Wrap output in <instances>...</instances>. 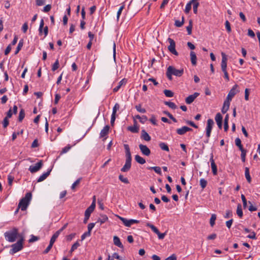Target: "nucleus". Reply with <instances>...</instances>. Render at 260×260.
Returning a JSON list of instances; mask_svg holds the SVG:
<instances>
[{
    "label": "nucleus",
    "mask_w": 260,
    "mask_h": 260,
    "mask_svg": "<svg viewBox=\"0 0 260 260\" xmlns=\"http://www.w3.org/2000/svg\"><path fill=\"white\" fill-rule=\"evenodd\" d=\"M119 179L122 182L128 184L129 183V181L127 178L124 177L123 175H120L119 176Z\"/></svg>",
    "instance_id": "obj_45"
},
{
    "label": "nucleus",
    "mask_w": 260,
    "mask_h": 260,
    "mask_svg": "<svg viewBox=\"0 0 260 260\" xmlns=\"http://www.w3.org/2000/svg\"><path fill=\"white\" fill-rule=\"evenodd\" d=\"M53 244H51V243H49V245L48 246V247L46 248V249L43 252V253L44 254H46L47 253L49 252V251L50 250V249H51V248L52 247V246H53Z\"/></svg>",
    "instance_id": "obj_59"
},
{
    "label": "nucleus",
    "mask_w": 260,
    "mask_h": 260,
    "mask_svg": "<svg viewBox=\"0 0 260 260\" xmlns=\"http://www.w3.org/2000/svg\"><path fill=\"white\" fill-rule=\"evenodd\" d=\"M222 116L220 113H217L215 117V120L216 123L222 122Z\"/></svg>",
    "instance_id": "obj_33"
},
{
    "label": "nucleus",
    "mask_w": 260,
    "mask_h": 260,
    "mask_svg": "<svg viewBox=\"0 0 260 260\" xmlns=\"http://www.w3.org/2000/svg\"><path fill=\"white\" fill-rule=\"evenodd\" d=\"M124 8V5H123L121 6L117 13V20H118L120 17V15L121 14L122 11H123V9Z\"/></svg>",
    "instance_id": "obj_42"
},
{
    "label": "nucleus",
    "mask_w": 260,
    "mask_h": 260,
    "mask_svg": "<svg viewBox=\"0 0 260 260\" xmlns=\"http://www.w3.org/2000/svg\"><path fill=\"white\" fill-rule=\"evenodd\" d=\"M139 147L141 152L143 155L146 156H149L150 154V150L146 145L141 144L139 145Z\"/></svg>",
    "instance_id": "obj_14"
},
{
    "label": "nucleus",
    "mask_w": 260,
    "mask_h": 260,
    "mask_svg": "<svg viewBox=\"0 0 260 260\" xmlns=\"http://www.w3.org/2000/svg\"><path fill=\"white\" fill-rule=\"evenodd\" d=\"M108 220V216L105 214H100V217H99L96 223H100V225L104 223L107 221Z\"/></svg>",
    "instance_id": "obj_21"
},
{
    "label": "nucleus",
    "mask_w": 260,
    "mask_h": 260,
    "mask_svg": "<svg viewBox=\"0 0 260 260\" xmlns=\"http://www.w3.org/2000/svg\"><path fill=\"white\" fill-rule=\"evenodd\" d=\"M9 122L8 117H5L3 121V125L4 128H6L9 125Z\"/></svg>",
    "instance_id": "obj_50"
},
{
    "label": "nucleus",
    "mask_w": 260,
    "mask_h": 260,
    "mask_svg": "<svg viewBox=\"0 0 260 260\" xmlns=\"http://www.w3.org/2000/svg\"><path fill=\"white\" fill-rule=\"evenodd\" d=\"M146 226L149 227L152 231L158 236V238L160 240L163 239L166 235V233H160L159 230L154 225L149 222L147 223Z\"/></svg>",
    "instance_id": "obj_7"
},
{
    "label": "nucleus",
    "mask_w": 260,
    "mask_h": 260,
    "mask_svg": "<svg viewBox=\"0 0 260 260\" xmlns=\"http://www.w3.org/2000/svg\"><path fill=\"white\" fill-rule=\"evenodd\" d=\"M141 138L142 139L146 141H149L151 140V137L149 135V134L145 131L142 130L141 132Z\"/></svg>",
    "instance_id": "obj_23"
},
{
    "label": "nucleus",
    "mask_w": 260,
    "mask_h": 260,
    "mask_svg": "<svg viewBox=\"0 0 260 260\" xmlns=\"http://www.w3.org/2000/svg\"><path fill=\"white\" fill-rule=\"evenodd\" d=\"M81 179H82L81 178H80L78 179L76 181H75L73 183V184H72V185L71 186V188H72V189H74L75 188L76 186L77 185H78L80 183V181L81 180Z\"/></svg>",
    "instance_id": "obj_47"
},
{
    "label": "nucleus",
    "mask_w": 260,
    "mask_h": 260,
    "mask_svg": "<svg viewBox=\"0 0 260 260\" xmlns=\"http://www.w3.org/2000/svg\"><path fill=\"white\" fill-rule=\"evenodd\" d=\"M59 68V61L57 59L52 67V70L55 71Z\"/></svg>",
    "instance_id": "obj_46"
},
{
    "label": "nucleus",
    "mask_w": 260,
    "mask_h": 260,
    "mask_svg": "<svg viewBox=\"0 0 260 260\" xmlns=\"http://www.w3.org/2000/svg\"><path fill=\"white\" fill-rule=\"evenodd\" d=\"M245 176L248 182L250 183L251 182V178L250 175L249 168L247 167H246L245 169Z\"/></svg>",
    "instance_id": "obj_27"
},
{
    "label": "nucleus",
    "mask_w": 260,
    "mask_h": 260,
    "mask_svg": "<svg viewBox=\"0 0 260 260\" xmlns=\"http://www.w3.org/2000/svg\"><path fill=\"white\" fill-rule=\"evenodd\" d=\"M120 108V105L118 103H116L112 109V113L116 115L117 111Z\"/></svg>",
    "instance_id": "obj_43"
},
{
    "label": "nucleus",
    "mask_w": 260,
    "mask_h": 260,
    "mask_svg": "<svg viewBox=\"0 0 260 260\" xmlns=\"http://www.w3.org/2000/svg\"><path fill=\"white\" fill-rule=\"evenodd\" d=\"M237 214L238 216L241 218L243 216V211L242 209V206L241 204H238L237 206V211H236Z\"/></svg>",
    "instance_id": "obj_29"
},
{
    "label": "nucleus",
    "mask_w": 260,
    "mask_h": 260,
    "mask_svg": "<svg viewBox=\"0 0 260 260\" xmlns=\"http://www.w3.org/2000/svg\"><path fill=\"white\" fill-rule=\"evenodd\" d=\"M147 120V117L146 116H145V115H143L142 116H141L140 119H139L140 122L143 124L145 123Z\"/></svg>",
    "instance_id": "obj_58"
},
{
    "label": "nucleus",
    "mask_w": 260,
    "mask_h": 260,
    "mask_svg": "<svg viewBox=\"0 0 260 260\" xmlns=\"http://www.w3.org/2000/svg\"><path fill=\"white\" fill-rule=\"evenodd\" d=\"M170 45L168 47L169 51L175 55H178V53L177 52L175 49L176 43L172 39L169 38L167 40Z\"/></svg>",
    "instance_id": "obj_8"
},
{
    "label": "nucleus",
    "mask_w": 260,
    "mask_h": 260,
    "mask_svg": "<svg viewBox=\"0 0 260 260\" xmlns=\"http://www.w3.org/2000/svg\"><path fill=\"white\" fill-rule=\"evenodd\" d=\"M51 169L48 170L46 172L43 173L37 179V182H40L44 181L50 174Z\"/></svg>",
    "instance_id": "obj_22"
},
{
    "label": "nucleus",
    "mask_w": 260,
    "mask_h": 260,
    "mask_svg": "<svg viewBox=\"0 0 260 260\" xmlns=\"http://www.w3.org/2000/svg\"><path fill=\"white\" fill-rule=\"evenodd\" d=\"M23 239L21 238L16 243L12 245V249L10 250V253L14 254L18 251L21 250L23 248Z\"/></svg>",
    "instance_id": "obj_6"
},
{
    "label": "nucleus",
    "mask_w": 260,
    "mask_h": 260,
    "mask_svg": "<svg viewBox=\"0 0 260 260\" xmlns=\"http://www.w3.org/2000/svg\"><path fill=\"white\" fill-rule=\"evenodd\" d=\"M233 216L232 212L231 210H226L225 214L224 215L225 218H229Z\"/></svg>",
    "instance_id": "obj_49"
},
{
    "label": "nucleus",
    "mask_w": 260,
    "mask_h": 260,
    "mask_svg": "<svg viewBox=\"0 0 260 260\" xmlns=\"http://www.w3.org/2000/svg\"><path fill=\"white\" fill-rule=\"evenodd\" d=\"M216 219V215L214 214L211 215V217L210 219V224L211 226H213L215 224V221Z\"/></svg>",
    "instance_id": "obj_37"
},
{
    "label": "nucleus",
    "mask_w": 260,
    "mask_h": 260,
    "mask_svg": "<svg viewBox=\"0 0 260 260\" xmlns=\"http://www.w3.org/2000/svg\"><path fill=\"white\" fill-rule=\"evenodd\" d=\"M207 184V182L205 179L202 178L200 179V184L202 189H204L206 187Z\"/></svg>",
    "instance_id": "obj_40"
},
{
    "label": "nucleus",
    "mask_w": 260,
    "mask_h": 260,
    "mask_svg": "<svg viewBox=\"0 0 260 260\" xmlns=\"http://www.w3.org/2000/svg\"><path fill=\"white\" fill-rule=\"evenodd\" d=\"M59 232H57V231L52 235L51 239H50V243L53 244L54 243V242H55L56 239L58 238V237L59 236Z\"/></svg>",
    "instance_id": "obj_31"
},
{
    "label": "nucleus",
    "mask_w": 260,
    "mask_h": 260,
    "mask_svg": "<svg viewBox=\"0 0 260 260\" xmlns=\"http://www.w3.org/2000/svg\"><path fill=\"white\" fill-rule=\"evenodd\" d=\"M4 236L7 241L13 242L18 237V230L17 228H14L11 230L5 232Z\"/></svg>",
    "instance_id": "obj_2"
},
{
    "label": "nucleus",
    "mask_w": 260,
    "mask_h": 260,
    "mask_svg": "<svg viewBox=\"0 0 260 260\" xmlns=\"http://www.w3.org/2000/svg\"><path fill=\"white\" fill-rule=\"evenodd\" d=\"M184 23V17H182V21L176 20L175 22V25L177 27H181Z\"/></svg>",
    "instance_id": "obj_44"
},
{
    "label": "nucleus",
    "mask_w": 260,
    "mask_h": 260,
    "mask_svg": "<svg viewBox=\"0 0 260 260\" xmlns=\"http://www.w3.org/2000/svg\"><path fill=\"white\" fill-rule=\"evenodd\" d=\"M186 29L187 31L188 35H190L191 34L192 30V24L191 21H189V25L186 27Z\"/></svg>",
    "instance_id": "obj_53"
},
{
    "label": "nucleus",
    "mask_w": 260,
    "mask_h": 260,
    "mask_svg": "<svg viewBox=\"0 0 260 260\" xmlns=\"http://www.w3.org/2000/svg\"><path fill=\"white\" fill-rule=\"evenodd\" d=\"M225 26L227 31L228 32H230L231 31V28L230 26V23L228 20L225 21Z\"/></svg>",
    "instance_id": "obj_51"
},
{
    "label": "nucleus",
    "mask_w": 260,
    "mask_h": 260,
    "mask_svg": "<svg viewBox=\"0 0 260 260\" xmlns=\"http://www.w3.org/2000/svg\"><path fill=\"white\" fill-rule=\"evenodd\" d=\"M164 92L165 95L167 97H168V98H171V97L173 96V95H174L173 92L171 90H170L166 89L164 91Z\"/></svg>",
    "instance_id": "obj_38"
},
{
    "label": "nucleus",
    "mask_w": 260,
    "mask_h": 260,
    "mask_svg": "<svg viewBox=\"0 0 260 260\" xmlns=\"http://www.w3.org/2000/svg\"><path fill=\"white\" fill-rule=\"evenodd\" d=\"M80 246L79 241H77L72 246L70 252L72 253L74 251L78 248Z\"/></svg>",
    "instance_id": "obj_30"
},
{
    "label": "nucleus",
    "mask_w": 260,
    "mask_h": 260,
    "mask_svg": "<svg viewBox=\"0 0 260 260\" xmlns=\"http://www.w3.org/2000/svg\"><path fill=\"white\" fill-rule=\"evenodd\" d=\"M109 129H110V126L108 125L105 126L100 132V138H104L103 140L104 141L106 139V137H105L109 133Z\"/></svg>",
    "instance_id": "obj_15"
},
{
    "label": "nucleus",
    "mask_w": 260,
    "mask_h": 260,
    "mask_svg": "<svg viewBox=\"0 0 260 260\" xmlns=\"http://www.w3.org/2000/svg\"><path fill=\"white\" fill-rule=\"evenodd\" d=\"M256 234L254 232H252L249 235L247 236V238L252 239H256Z\"/></svg>",
    "instance_id": "obj_61"
},
{
    "label": "nucleus",
    "mask_w": 260,
    "mask_h": 260,
    "mask_svg": "<svg viewBox=\"0 0 260 260\" xmlns=\"http://www.w3.org/2000/svg\"><path fill=\"white\" fill-rule=\"evenodd\" d=\"M246 151H242L241 154L242 161L244 162L246 159Z\"/></svg>",
    "instance_id": "obj_56"
},
{
    "label": "nucleus",
    "mask_w": 260,
    "mask_h": 260,
    "mask_svg": "<svg viewBox=\"0 0 260 260\" xmlns=\"http://www.w3.org/2000/svg\"><path fill=\"white\" fill-rule=\"evenodd\" d=\"M124 147L125 150V162L124 165L121 169V171L126 172L128 171L131 168L132 156L128 145L127 144H124Z\"/></svg>",
    "instance_id": "obj_1"
},
{
    "label": "nucleus",
    "mask_w": 260,
    "mask_h": 260,
    "mask_svg": "<svg viewBox=\"0 0 260 260\" xmlns=\"http://www.w3.org/2000/svg\"><path fill=\"white\" fill-rule=\"evenodd\" d=\"M31 197L32 194L30 192L26 193L25 197L20 201L18 208L22 211L26 210L31 201Z\"/></svg>",
    "instance_id": "obj_3"
},
{
    "label": "nucleus",
    "mask_w": 260,
    "mask_h": 260,
    "mask_svg": "<svg viewBox=\"0 0 260 260\" xmlns=\"http://www.w3.org/2000/svg\"><path fill=\"white\" fill-rule=\"evenodd\" d=\"M90 234H91V233H90L89 232L84 233L81 237V241L84 240L86 237L90 236Z\"/></svg>",
    "instance_id": "obj_54"
},
{
    "label": "nucleus",
    "mask_w": 260,
    "mask_h": 260,
    "mask_svg": "<svg viewBox=\"0 0 260 260\" xmlns=\"http://www.w3.org/2000/svg\"><path fill=\"white\" fill-rule=\"evenodd\" d=\"M191 130L192 129L191 128H189L186 126H184L181 128L177 129L176 132L178 135H183L187 132L191 131Z\"/></svg>",
    "instance_id": "obj_17"
},
{
    "label": "nucleus",
    "mask_w": 260,
    "mask_h": 260,
    "mask_svg": "<svg viewBox=\"0 0 260 260\" xmlns=\"http://www.w3.org/2000/svg\"><path fill=\"white\" fill-rule=\"evenodd\" d=\"M165 104L172 109H175L177 107L174 103L171 102H165Z\"/></svg>",
    "instance_id": "obj_34"
},
{
    "label": "nucleus",
    "mask_w": 260,
    "mask_h": 260,
    "mask_svg": "<svg viewBox=\"0 0 260 260\" xmlns=\"http://www.w3.org/2000/svg\"><path fill=\"white\" fill-rule=\"evenodd\" d=\"M249 204H250V206L249 207V208H248V210L251 211V212H252V211H256L257 210V208L255 206H253L251 203L249 201Z\"/></svg>",
    "instance_id": "obj_55"
},
{
    "label": "nucleus",
    "mask_w": 260,
    "mask_h": 260,
    "mask_svg": "<svg viewBox=\"0 0 260 260\" xmlns=\"http://www.w3.org/2000/svg\"><path fill=\"white\" fill-rule=\"evenodd\" d=\"M114 244L119 248H123V246L121 242L120 239L117 236L113 237Z\"/></svg>",
    "instance_id": "obj_24"
},
{
    "label": "nucleus",
    "mask_w": 260,
    "mask_h": 260,
    "mask_svg": "<svg viewBox=\"0 0 260 260\" xmlns=\"http://www.w3.org/2000/svg\"><path fill=\"white\" fill-rule=\"evenodd\" d=\"M190 60L192 65L195 66L197 64V56L194 52L191 51L190 53Z\"/></svg>",
    "instance_id": "obj_25"
},
{
    "label": "nucleus",
    "mask_w": 260,
    "mask_h": 260,
    "mask_svg": "<svg viewBox=\"0 0 260 260\" xmlns=\"http://www.w3.org/2000/svg\"><path fill=\"white\" fill-rule=\"evenodd\" d=\"M193 11L194 14H197L198 12V7L199 6V3L196 1H194L192 3Z\"/></svg>",
    "instance_id": "obj_36"
},
{
    "label": "nucleus",
    "mask_w": 260,
    "mask_h": 260,
    "mask_svg": "<svg viewBox=\"0 0 260 260\" xmlns=\"http://www.w3.org/2000/svg\"><path fill=\"white\" fill-rule=\"evenodd\" d=\"M148 170H153L158 174L161 175V171L159 167H149L147 168Z\"/></svg>",
    "instance_id": "obj_32"
},
{
    "label": "nucleus",
    "mask_w": 260,
    "mask_h": 260,
    "mask_svg": "<svg viewBox=\"0 0 260 260\" xmlns=\"http://www.w3.org/2000/svg\"><path fill=\"white\" fill-rule=\"evenodd\" d=\"M28 29V25L27 23H24L22 26V30L25 33Z\"/></svg>",
    "instance_id": "obj_63"
},
{
    "label": "nucleus",
    "mask_w": 260,
    "mask_h": 260,
    "mask_svg": "<svg viewBox=\"0 0 260 260\" xmlns=\"http://www.w3.org/2000/svg\"><path fill=\"white\" fill-rule=\"evenodd\" d=\"M214 125V121L212 119H209L207 120V126L206 128V136L208 138L210 137L211 133L213 126Z\"/></svg>",
    "instance_id": "obj_11"
},
{
    "label": "nucleus",
    "mask_w": 260,
    "mask_h": 260,
    "mask_svg": "<svg viewBox=\"0 0 260 260\" xmlns=\"http://www.w3.org/2000/svg\"><path fill=\"white\" fill-rule=\"evenodd\" d=\"M249 89L246 88L245 90V100L246 101H248L249 100Z\"/></svg>",
    "instance_id": "obj_52"
},
{
    "label": "nucleus",
    "mask_w": 260,
    "mask_h": 260,
    "mask_svg": "<svg viewBox=\"0 0 260 260\" xmlns=\"http://www.w3.org/2000/svg\"><path fill=\"white\" fill-rule=\"evenodd\" d=\"M210 161L211 162V167L212 169V171L213 172V175H216L217 173V169L216 165L214 162V160L213 159V155L212 154H211L210 158Z\"/></svg>",
    "instance_id": "obj_18"
},
{
    "label": "nucleus",
    "mask_w": 260,
    "mask_h": 260,
    "mask_svg": "<svg viewBox=\"0 0 260 260\" xmlns=\"http://www.w3.org/2000/svg\"><path fill=\"white\" fill-rule=\"evenodd\" d=\"M135 160L141 165L144 164L146 162L145 159L139 155H136L135 156Z\"/></svg>",
    "instance_id": "obj_26"
},
{
    "label": "nucleus",
    "mask_w": 260,
    "mask_h": 260,
    "mask_svg": "<svg viewBox=\"0 0 260 260\" xmlns=\"http://www.w3.org/2000/svg\"><path fill=\"white\" fill-rule=\"evenodd\" d=\"M94 210V204H93L92 205H90V206L85 210L84 214L85 217L83 220V222L84 223H87L91 213Z\"/></svg>",
    "instance_id": "obj_10"
},
{
    "label": "nucleus",
    "mask_w": 260,
    "mask_h": 260,
    "mask_svg": "<svg viewBox=\"0 0 260 260\" xmlns=\"http://www.w3.org/2000/svg\"><path fill=\"white\" fill-rule=\"evenodd\" d=\"M134 124L133 126L127 127V130L133 133H137L139 132V127L137 126V122L136 119H134Z\"/></svg>",
    "instance_id": "obj_20"
},
{
    "label": "nucleus",
    "mask_w": 260,
    "mask_h": 260,
    "mask_svg": "<svg viewBox=\"0 0 260 260\" xmlns=\"http://www.w3.org/2000/svg\"><path fill=\"white\" fill-rule=\"evenodd\" d=\"M135 108H136V110H137L138 112H140V113H145L146 112V111L145 109H144V108H142L141 107V105H136V106H135Z\"/></svg>",
    "instance_id": "obj_41"
},
{
    "label": "nucleus",
    "mask_w": 260,
    "mask_h": 260,
    "mask_svg": "<svg viewBox=\"0 0 260 260\" xmlns=\"http://www.w3.org/2000/svg\"><path fill=\"white\" fill-rule=\"evenodd\" d=\"M96 223H90L88 225V232L91 233Z\"/></svg>",
    "instance_id": "obj_60"
},
{
    "label": "nucleus",
    "mask_w": 260,
    "mask_h": 260,
    "mask_svg": "<svg viewBox=\"0 0 260 260\" xmlns=\"http://www.w3.org/2000/svg\"><path fill=\"white\" fill-rule=\"evenodd\" d=\"M120 220L123 223L124 225L127 227H130L133 224L138 223L140 222L139 220L136 219H127L124 217L118 216Z\"/></svg>",
    "instance_id": "obj_9"
},
{
    "label": "nucleus",
    "mask_w": 260,
    "mask_h": 260,
    "mask_svg": "<svg viewBox=\"0 0 260 260\" xmlns=\"http://www.w3.org/2000/svg\"><path fill=\"white\" fill-rule=\"evenodd\" d=\"M221 56H222V60H221V70L224 73V78L226 79V80L227 81H229L230 79H229V74L226 71L228 58H227L226 54L223 52L221 53Z\"/></svg>",
    "instance_id": "obj_5"
},
{
    "label": "nucleus",
    "mask_w": 260,
    "mask_h": 260,
    "mask_svg": "<svg viewBox=\"0 0 260 260\" xmlns=\"http://www.w3.org/2000/svg\"><path fill=\"white\" fill-rule=\"evenodd\" d=\"M23 41L22 40H20L19 42V43H18V44L17 45L16 50L15 51V54H17L19 52V51L21 50V48L23 46Z\"/></svg>",
    "instance_id": "obj_39"
},
{
    "label": "nucleus",
    "mask_w": 260,
    "mask_h": 260,
    "mask_svg": "<svg viewBox=\"0 0 260 260\" xmlns=\"http://www.w3.org/2000/svg\"><path fill=\"white\" fill-rule=\"evenodd\" d=\"M43 166V161L42 160L35 164V166H30L28 169L31 173H34L39 171Z\"/></svg>",
    "instance_id": "obj_12"
},
{
    "label": "nucleus",
    "mask_w": 260,
    "mask_h": 260,
    "mask_svg": "<svg viewBox=\"0 0 260 260\" xmlns=\"http://www.w3.org/2000/svg\"><path fill=\"white\" fill-rule=\"evenodd\" d=\"M11 44H9L6 48L5 51V54L6 55H8L10 52L11 51Z\"/></svg>",
    "instance_id": "obj_62"
},
{
    "label": "nucleus",
    "mask_w": 260,
    "mask_h": 260,
    "mask_svg": "<svg viewBox=\"0 0 260 260\" xmlns=\"http://www.w3.org/2000/svg\"><path fill=\"white\" fill-rule=\"evenodd\" d=\"M183 72V69L178 70L172 66H169L167 69L166 75L168 78L171 80L172 79V75L180 77L182 75Z\"/></svg>",
    "instance_id": "obj_4"
},
{
    "label": "nucleus",
    "mask_w": 260,
    "mask_h": 260,
    "mask_svg": "<svg viewBox=\"0 0 260 260\" xmlns=\"http://www.w3.org/2000/svg\"><path fill=\"white\" fill-rule=\"evenodd\" d=\"M71 148V146L70 145H67L62 148L61 154L66 153L69 151V150Z\"/></svg>",
    "instance_id": "obj_48"
},
{
    "label": "nucleus",
    "mask_w": 260,
    "mask_h": 260,
    "mask_svg": "<svg viewBox=\"0 0 260 260\" xmlns=\"http://www.w3.org/2000/svg\"><path fill=\"white\" fill-rule=\"evenodd\" d=\"M127 79L125 78L122 79L121 81H120L118 84V85L114 87L113 89L114 92H117L122 86L125 85L127 83Z\"/></svg>",
    "instance_id": "obj_19"
},
{
    "label": "nucleus",
    "mask_w": 260,
    "mask_h": 260,
    "mask_svg": "<svg viewBox=\"0 0 260 260\" xmlns=\"http://www.w3.org/2000/svg\"><path fill=\"white\" fill-rule=\"evenodd\" d=\"M238 85L235 84L233 86L232 88L229 91L228 96L226 97L227 99H229L230 100H232V98L235 95V94L238 92L237 90L238 88Z\"/></svg>",
    "instance_id": "obj_13"
},
{
    "label": "nucleus",
    "mask_w": 260,
    "mask_h": 260,
    "mask_svg": "<svg viewBox=\"0 0 260 260\" xmlns=\"http://www.w3.org/2000/svg\"><path fill=\"white\" fill-rule=\"evenodd\" d=\"M165 260H177V257L175 254H173L169 257H167Z\"/></svg>",
    "instance_id": "obj_64"
},
{
    "label": "nucleus",
    "mask_w": 260,
    "mask_h": 260,
    "mask_svg": "<svg viewBox=\"0 0 260 260\" xmlns=\"http://www.w3.org/2000/svg\"><path fill=\"white\" fill-rule=\"evenodd\" d=\"M199 95L198 92H194L193 94L190 95L185 99V102L187 104H190Z\"/></svg>",
    "instance_id": "obj_16"
},
{
    "label": "nucleus",
    "mask_w": 260,
    "mask_h": 260,
    "mask_svg": "<svg viewBox=\"0 0 260 260\" xmlns=\"http://www.w3.org/2000/svg\"><path fill=\"white\" fill-rule=\"evenodd\" d=\"M241 199L243 202V207L244 208H246L247 206V201L244 194H241Z\"/></svg>",
    "instance_id": "obj_57"
},
{
    "label": "nucleus",
    "mask_w": 260,
    "mask_h": 260,
    "mask_svg": "<svg viewBox=\"0 0 260 260\" xmlns=\"http://www.w3.org/2000/svg\"><path fill=\"white\" fill-rule=\"evenodd\" d=\"M25 117V112L23 109H21L19 112L18 120L20 122Z\"/></svg>",
    "instance_id": "obj_35"
},
{
    "label": "nucleus",
    "mask_w": 260,
    "mask_h": 260,
    "mask_svg": "<svg viewBox=\"0 0 260 260\" xmlns=\"http://www.w3.org/2000/svg\"><path fill=\"white\" fill-rule=\"evenodd\" d=\"M159 146L161 150L166 151L168 152L169 151V148L166 143H165L164 142H160L159 144Z\"/></svg>",
    "instance_id": "obj_28"
}]
</instances>
